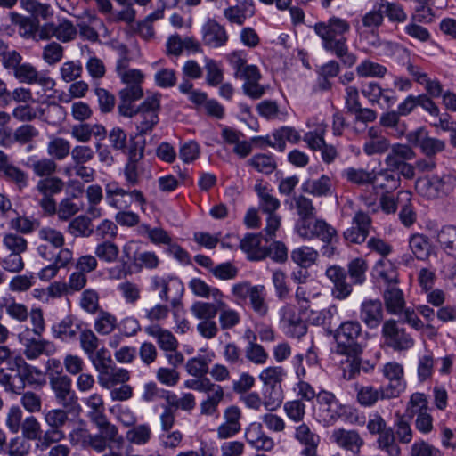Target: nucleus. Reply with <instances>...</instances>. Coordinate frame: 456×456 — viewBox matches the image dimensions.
Returning <instances> with one entry per match:
<instances>
[{"label":"nucleus","instance_id":"16","mask_svg":"<svg viewBox=\"0 0 456 456\" xmlns=\"http://www.w3.org/2000/svg\"><path fill=\"white\" fill-rule=\"evenodd\" d=\"M125 86L118 92V112L121 116L132 118L134 102L143 96L142 85L124 84Z\"/></svg>","mask_w":456,"mask_h":456},{"label":"nucleus","instance_id":"47","mask_svg":"<svg viewBox=\"0 0 456 456\" xmlns=\"http://www.w3.org/2000/svg\"><path fill=\"white\" fill-rule=\"evenodd\" d=\"M99 429V435L102 436L108 443L123 444V437L118 435V429L116 425L108 421L106 416L101 420L94 421Z\"/></svg>","mask_w":456,"mask_h":456},{"label":"nucleus","instance_id":"23","mask_svg":"<svg viewBox=\"0 0 456 456\" xmlns=\"http://www.w3.org/2000/svg\"><path fill=\"white\" fill-rule=\"evenodd\" d=\"M130 379V373L126 369L118 368L115 364L97 372L99 385L110 389L118 384H124Z\"/></svg>","mask_w":456,"mask_h":456},{"label":"nucleus","instance_id":"28","mask_svg":"<svg viewBox=\"0 0 456 456\" xmlns=\"http://www.w3.org/2000/svg\"><path fill=\"white\" fill-rule=\"evenodd\" d=\"M126 191L115 183H109L105 185V200L107 203L117 209H126L130 207V200H127Z\"/></svg>","mask_w":456,"mask_h":456},{"label":"nucleus","instance_id":"52","mask_svg":"<svg viewBox=\"0 0 456 456\" xmlns=\"http://www.w3.org/2000/svg\"><path fill=\"white\" fill-rule=\"evenodd\" d=\"M411 198V194L408 191H401L397 193V200L398 202H403L402 209L400 211L399 216L402 223L405 226L411 225L415 221L414 212L410 204Z\"/></svg>","mask_w":456,"mask_h":456},{"label":"nucleus","instance_id":"9","mask_svg":"<svg viewBox=\"0 0 456 456\" xmlns=\"http://www.w3.org/2000/svg\"><path fill=\"white\" fill-rule=\"evenodd\" d=\"M144 156V145L135 142L129 149L128 160L124 167L125 179L128 185L136 186L141 183L145 167L142 161Z\"/></svg>","mask_w":456,"mask_h":456},{"label":"nucleus","instance_id":"57","mask_svg":"<svg viewBox=\"0 0 456 456\" xmlns=\"http://www.w3.org/2000/svg\"><path fill=\"white\" fill-rule=\"evenodd\" d=\"M77 34V27L67 19H63L58 24H55L54 37L62 43L74 40Z\"/></svg>","mask_w":456,"mask_h":456},{"label":"nucleus","instance_id":"37","mask_svg":"<svg viewBox=\"0 0 456 456\" xmlns=\"http://www.w3.org/2000/svg\"><path fill=\"white\" fill-rule=\"evenodd\" d=\"M303 191L315 197H323L330 193L331 181L323 175L318 179H308L302 184Z\"/></svg>","mask_w":456,"mask_h":456},{"label":"nucleus","instance_id":"17","mask_svg":"<svg viewBox=\"0 0 456 456\" xmlns=\"http://www.w3.org/2000/svg\"><path fill=\"white\" fill-rule=\"evenodd\" d=\"M201 34L204 45L211 48L221 47L228 41L225 28L214 19H208L204 23Z\"/></svg>","mask_w":456,"mask_h":456},{"label":"nucleus","instance_id":"48","mask_svg":"<svg viewBox=\"0 0 456 456\" xmlns=\"http://www.w3.org/2000/svg\"><path fill=\"white\" fill-rule=\"evenodd\" d=\"M343 176L357 185L372 184L375 182V174L362 168L348 167L343 171Z\"/></svg>","mask_w":456,"mask_h":456},{"label":"nucleus","instance_id":"54","mask_svg":"<svg viewBox=\"0 0 456 456\" xmlns=\"http://www.w3.org/2000/svg\"><path fill=\"white\" fill-rule=\"evenodd\" d=\"M379 8L380 11L387 16L390 21L404 22L407 20V14L403 6L398 3L381 0Z\"/></svg>","mask_w":456,"mask_h":456},{"label":"nucleus","instance_id":"13","mask_svg":"<svg viewBox=\"0 0 456 456\" xmlns=\"http://www.w3.org/2000/svg\"><path fill=\"white\" fill-rule=\"evenodd\" d=\"M20 83L38 84L45 90H52L55 81L45 74H42L30 63H21L12 73Z\"/></svg>","mask_w":456,"mask_h":456},{"label":"nucleus","instance_id":"20","mask_svg":"<svg viewBox=\"0 0 456 456\" xmlns=\"http://www.w3.org/2000/svg\"><path fill=\"white\" fill-rule=\"evenodd\" d=\"M360 319L370 329L377 328L383 320V306L379 299H367L361 304Z\"/></svg>","mask_w":456,"mask_h":456},{"label":"nucleus","instance_id":"36","mask_svg":"<svg viewBox=\"0 0 456 456\" xmlns=\"http://www.w3.org/2000/svg\"><path fill=\"white\" fill-rule=\"evenodd\" d=\"M290 257L295 264L306 269L316 263L319 253L312 247L302 246L293 249Z\"/></svg>","mask_w":456,"mask_h":456},{"label":"nucleus","instance_id":"15","mask_svg":"<svg viewBox=\"0 0 456 456\" xmlns=\"http://www.w3.org/2000/svg\"><path fill=\"white\" fill-rule=\"evenodd\" d=\"M331 440L338 447L359 454L364 445V439L355 429L337 428L331 434Z\"/></svg>","mask_w":456,"mask_h":456},{"label":"nucleus","instance_id":"33","mask_svg":"<svg viewBox=\"0 0 456 456\" xmlns=\"http://www.w3.org/2000/svg\"><path fill=\"white\" fill-rule=\"evenodd\" d=\"M338 310L336 305H330L327 308L321 311L311 310L308 314L309 322L316 326L332 327V324L337 322Z\"/></svg>","mask_w":456,"mask_h":456},{"label":"nucleus","instance_id":"46","mask_svg":"<svg viewBox=\"0 0 456 456\" xmlns=\"http://www.w3.org/2000/svg\"><path fill=\"white\" fill-rule=\"evenodd\" d=\"M68 232L75 237L90 236L93 232L91 219L85 215L73 218L68 225Z\"/></svg>","mask_w":456,"mask_h":456},{"label":"nucleus","instance_id":"35","mask_svg":"<svg viewBox=\"0 0 456 456\" xmlns=\"http://www.w3.org/2000/svg\"><path fill=\"white\" fill-rule=\"evenodd\" d=\"M79 35L89 41L96 42L99 38L98 30L105 28L104 23L96 15H89L88 22L82 20L77 23Z\"/></svg>","mask_w":456,"mask_h":456},{"label":"nucleus","instance_id":"2","mask_svg":"<svg viewBox=\"0 0 456 456\" xmlns=\"http://www.w3.org/2000/svg\"><path fill=\"white\" fill-rule=\"evenodd\" d=\"M37 237L41 241L37 248L38 256L45 260H52L54 257L59 262L71 263L73 253L70 249L63 248L65 237L63 233L51 226H44L38 230Z\"/></svg>","mask_w":456,"mask_h":456},{"label":"nucleus","instance_id":"30","mask_svg":"<svg viewBox=\"0 0 456 456\" xmlns=\"http://www.w3.org/2000/svg\"><path fill=\"white\" fill-rule=\"evenodd\" d=\"M273 142L269 138L265 139V142L268 145L278 149L280 151H283L286 147V141L291 143H297L300 141L299 133L289 126H283L273 134Z\"/></svg>","mask_w":456,"mask_h":456},{"label":"nucleus","instance_id":"39","mask_svg":"<svg viewBox=\"0 0 456 456\" xmlns=\"http://www.w3.org/2000/svg\"><path fill=\"white\" fill-rule=\"evenodd\" d=\"M11 20L13 23L18 24L20 28V34L26 38H32L38 41L37 37V20L23 17L19 13L11 12Z\"/></svg>","mask_w":456,"mask_h":456},{"label":"nucleus","instance_id":"14","mask_svg":"<svg viewBox=\"0 0 456 456\" xmlns=\"http://www.w3.org/2000/svg\"><path fill=\"white\" fill-rule=\"evenodd\" d=\"M50 386L56 401L63 408H73L77 398L71 391V379L66 375H56L50 378Z\"/></svg>","mask_w":456,"mask_h":456},{"label":"nucleus","instance_id":"45","mask_svg":"<svg viewBox=\"0 0 456 456\" xmlns=\"http://www.w3.org/2000/svg\"><path fill=\"white\" fill-rule=\"evenodd\" d=\"M285 376L286 372L281 366H269L260 371L258 378L265 386L272 387L281 384Z\"/></svg>","mask_w":456,"mask_h":456},{"label":"nucleus","instance_id":"12","mask_svg":"<svg viewBox=\"0 0 456 456\" xmlns=\"http://www.w3.org/2000/svg\"><path fill=\"white\" fill-rule=\"evenodd\" d=\"M370 227V216L363 211H358L352 220V226L344 232V238L351 243H362L367 239Z\"/></svg>","mask_w":456,"mask_h":456},{"label":"nucleus","instance_id":"58","mask_svg":"<svg viewBox=\"0 0 456 456\" xmlns=\"http://www.w3.org/2000/svg\"><path fill=\"white\" fill-rule=\"evenodd\" d=\"M117 326V319L111 314L100 311L94 321V330L101 335L110 334Z\"/></svg>","mask_w":456,"mask_h":456},{"label":"nucleus","instance_id":"60","mask_svg":"<svg viewBox=\"0 0 456 456\" xmlns=\"http://www.w3.org/2000/svg\"><path fill=\"white\" fill-rule=\"evenodd\" d=\"M57 164L51 158H42L32 162L30 167L33 173L39 177L52 176L57 170Z\"/></svg>","mask_w":456,"mask_h":456},{"label":"nucleus","instance_id":"21","mask_svg":"<svg viewBox=\"0 0 456 456\" xmlns=\"http://www.w3.org/2000/svg\"><path fill=\"white\" fill-rule=\"evenodd\" d=\"M416 154L409 144L395 143L390 148V151L385 159V164L388 170L395 171L403 162L411 160Z\"/></svg>","mask_w":456,"mask_h":456},{"label":"nucleus","instance_id":"19","mask_svg":"<svg viewBox=\"0 0 456 456\" xmlns=\"http://www.w3.org/2000/svg\"><path fill=\"white\" fill-rule=\"evenodd\" d=\"M315 240L323 243L322 248V256L331 257L335 254L336 248L334 244L338 240V232L331 224L321 218L315 233Z\"/></svg>","mask_w":456,"mask_h":456},{"label":"nucleus","instance_id":"59","mask_svg":"<svg viewBox=\"0 0 456 456\" xmlns=\"http://www.w3.org/2000/svg\"><path fill=\"white\" fill-rule=\"evenodd\" d=\"M378 447L388 456H400L401 449L395 442V436L391 429L381 434L378 438Z\"/></svg>","mask_w":456,"mask_h":456},{"label":"nucleus","instance_id":"53","mask_svg":"<svg viewBox=\"0 0 456 456\" xmlns=\"http://www.w3.org/2000/svg\"><path fill=\"white\" fill-rule=\"evenodd\" d=\"M85 403L90 409L88 417L92 422L101 420L102 418L105 417L104 402L100 394H92L86 399Z\"/></svg>","mask_w":456,"mask_h":456},{"label":"nucleus","instance_id":"8","mask_svg":"<svg viewBox=\"0 0 456 456\" xmlns=\"http://www.w3.org/2000/svg\"><path fill=\"white\" fill-rule=\"evenodd\" d=\"M18 339L28 360H36L42 354L51 355L56 351L53 342L32 337L28 328L18 334Z\"/></svg>","mask_w":456,"mask_h":456},{"label":"nucleus","instance_id":"34","mask_svg":"<svg viewBox=\"0 0 456 456\" xmlns=\"http://www.w3.org/2000/svg\"><path fill=\"white\" fill-rule=\"evenodd\" d=\"M94 253L100 261L105 264H113L118 260L120 249L110 240H105L95 246Z\"/></svg>","mask_w":456,"mask_h":456},{"label":"nucleus","instance_id":"43","mask_svg":"<svg viewBox=\"0 0 456 456\" xmlns=\"http://www.w3.org/2000/svg\"><path fill=\"white\" fill-rule=\"evenodd\" d=\"M2 176L6 181L14 183L19 191H22L28 184V174L11 163L2 172Z\"/></svg>","mask_w":456,"mask_h":456},{"label":"nucleus","instance_id":"64","mask_svg":"<svg viewBox=\"0 0 456 456\" xmlns=\"http://www.w3.org/2000/svg\"><path fill=\"white\" fill-rule=\"evenodd\" d=\"M3 245L10 253H23L28 248V241L17 233H6L3 237Z\"/></svg>","mask_w":456,"mask_h":456},{"label":"nucleus","instance_id":"38","mask_svg":"<svg viewBox=\"0 0 456 456\" xmlns=\"http://www.w3.org/2000/svg\"><path fill=\"white\" fill-rule=\"evenodd\" d=\"M20 3L21 7L33 16L32 20L41 18L46 20L53 15V11L49 4L37 0H20Z\"/></svg>","mask_w":456,"mask_h":456},{"label":"nucleus","instance_id":"63","mask_svg":"<svg viewBox=\"0 0 456 456\" xmlns=\"http://www.w3.org/2000/svg\"><path fill=\"white\" fill-rule=\"evenodd\" d=\"M409 246L413 255L420 260L426 259L430 251V245L426 237L415 234L411 237Z\"/></svg>","mask_w":456,"mask_h":456},{"label":"nucleus","instance_id":"7","mask_svg":"<svg viewBox=\"0 0 456 456\" xmlns=\"http://www.w3.org/2000/svg\"><path fill=\"white\" fill-rule=\"evenodd\" d=\"M71 409L54 408L45 411L43 420L49 429L44 432L43 443L52 445L65 438L62 428L69 421V412Z\"/></svg>","mask_w":456,"mask_h":456},{"label":"nucleus","instance_id":"25","mask_svg":"<svg viewBox=\"0 0 456 456\" xmlns=\"http://www.w3.org/2000/svg\"><path fill=\"white\" fill-rule=\"evenodd\" d=\"M317 401L320 405L324 407V411L329 417V422L333 423L337 421L346 412L345 406L342 405L336 398L335 395L330 392H320L317 395Z\"/></svg>","mask_w":456,"mask_h":456},{"label":"nucleus","instance_id":"51","mask_svg":"<svg viewBox=\"0 0 456 456\" xmlns=\"http://www.w3.org/2000/svg\"><path fill=\"white\" fill-rule=\"evenodd\" d=\"M70 152V143L61 137H55L47 144V154L54 160L64 159Z\"/></svg>","mask_w":456,"mask_h":456},{"label":"nucleus","instance_id":"26","mask_svg":"<svg viewBox=\"0 0 456 456\" xmlns=\"http://www.w3.org/2000/svg\"><path fill=\"white\" fill-rule=\"evenodd\" d=\"M53 338L61 341L72 340L77 338L80 325L75 317L67 315L51 328Z\"/></svg>","mask_w":456,"mask_h":456},{"label":"nucleus","instance_id":"27","mask_svg":"<svg viewBox=\"0 0 456 456\" xmlns=\"http://www.w3.org/2000/svg\"><path fill=\"white\" fill-rule=\"evenodd\" d=\"M145 332L154 338L159 348L163 351L175 350L178 347V341L173 333L159 326V324H152L144 329Z\"/></svg>","mask_w":456,"mask_h":456},{"label":"nucleus","instance_id":"61","mask_svg":"<svg viewBox=\"0 0 456 456\" xmlns=\"http://www.w3.org/2000/svg\"><path fill=\"white\" fill-rule=\"evenodd\" d=\"M206 82L210 86H216L223 82L224 72L219 64L212 59H205Z\"/></svg>","mask_w":456,"mask_h":456},{"label":"nucleus","instance_id":"22","mask_svg":"<svg viewBox=\"0 0 456 456\" xmlns=\"http://www.w3.org/2000/svg\"><path fill=\"white\" fill-rule=\"evenodd\" d=\"M262 235L248 233L240 242V249L250 261H261L268 256L267 247L261 246Z\"/></svg>","mask_w":456,"mask_h":456},{"label":"nucleus","instance_id":"55","mask_svg":"<svg viewBox=\"0 0 456 456\" xmlns=\"http://www.w3.org/2000/svg\"><path fill=\"white\" fill-rule=\"evenodd\" d=\"M346 356V359L342 362L343 377L351 380L359 376L361 372V360L359 355L361 354H342Z\"/></svg>","mask_w":456,"mask_h":456},{"label":"nucleus","instance_id":"31","mask_svg":"<svg viewBox=\"0 0 456 456\" xmlns=\"http://www.w3.org/2000/svg\"><path fill=\"white\" fill-rule=\"evenodd\" d=\"M383 299L387 312L394 314L401 313L405 305L403 291L395 285H387Z\"/></svg>","mask_w":456,"mask_h":456},{"label":"nucleus","instance_id":"56","mask_svg":"<svg viewBox=\"0 0 456 456\" xmlns=\"http://www.w3.org/2000/svg\"><path fill=\"white\" fill-rule=\"evenodd\" d=\"M320 218L298 219L296 224V232L300 238L305 240H315V233Z\"/></svg>","mask_w":456,"mask_h":456},{"label":"nucleus","instance_id":"1","mask_svg":"<svg viewBox=\"0 0 456 456\" xmlns=\"http://www.w3.org/2000/svg\"><path fill=\"white\" fill-rule=\"evenodd\" d=\"M350 28L346 20L338 16H331L314 26L315 34L322 41V47L336 55L347 67H352L356 62V56L349 51L345 37Z\"/></svg>","mask_w":456,"mask_h":456},{"label":"nucleus","instance_id":"10","mask_svg":"<svg viewBox=\"0 0 456 456\" xmlns=\"http://www.w3.org/2000/svg\"><path fill=\"white\" fill-rule=\"evenodd\" d=\"M382 335L387 346L395 351L408 350L414 345V340L403 329L398 327L394 320L384 322Z\"/></svg>","mask_w":456,"mask_h":456},{"label":"nucleus","instance_id":"3","mask_svg":"<svg viewBox=\"0 0 456 456\" xmlns=\"http://www.w3.org/2000/svg\"><path fill=\"white\" fill-rule=\"evenodd\" d=\"M133 260L134 265L140 269L156 268L159 265V258L153 252H139L135 241L130 240L122 247V258L120 264L109 270V275L112 279L120 280L132 273L131 266L128 263Z\"/></svg>","mask_w":456,"mask_h":456},{"label":"nucleus","instance_id":"50","mask_svg":"<svg viewBox=\"0 0 456 456\" xmlns=\"http://www.w3.org/2000/svg\"><path fill=\"white\" fill-rule=\"evenodd\" d=\"M224 307H219L218 304L208 303L198 301L195 302L191 307V314L199 320H212L216 317L218 309H224Z\"/></svg>","mask_w":456,"mask_h":456},{"label":"nucleus","instance_id":"42","mask_svg":"<svg viewBox=\"0 0 456 456\" xmlns=\"http://www.w3.org/2000/svg\"><path fill=\"white\" fill-rule=\"evenodd\" d=\"M249 304L252 310L260 317L268 314L269 305L265 298V287L262 285L255 286L252 294L249 297Z\"/></svg>","mask_w":456,"mask_h":456},{"label":"nucleus","instance_id":"24","mask_svg":"<svg viewBox=\"0 0 456 456\" xmlns=\"http://www.w3.org/2000/svg\"><path fill=\"white\" fill-rule=\"evenodd\" d=\"M22 436L28 440H37V448L40 451H45L51 447V444L43 443L44 433L41 428V424L37 419L30 415L23 419L21 428Z\"/></svg>","mask_w":456,"mask_h":456},{"label":"nucleus","instance_id":"4","mask_svg":"<svg viewBox=\"0 0 456 456\" xmlns=\"http://www.w3.org/2000/svg\"><path fill=\"white\" fill-rule=\"evenodd\" d=\"M456 178L451 175H432L419 178L416 190L419 195L428 200H436L452 191Z\"/></svg>","mask_w":456,"mask_h":456},{"label":"nucleus","instance_id":"32","mask_svg":"<svg viewBox=\"0 0 456 456\" xmlns=\"http://www.w3.org/2000/svg\"><path fill=\"white\" fill-rule=\"evenodd\" d=\"M189 287L197 297L208 298L212 296L219 307L226 306L225 303L223 301V293L216 288H210L204 281L194 278L190 281Z\"/></svg>","mask_w":456,"mask_h":456},{"label":"nucleus","instance_id":"44","mask_svg":"<svg viewBox=\"0 0 456 456\" xmlns=\"http://www.w3.org/2000/svg\"><path fill=\"white\" fill-rule=\"evenodd\" d=\"M8 369L10 370H16L18 381H23L25 385L27 381L30 382L33 372H38L35 367L28 364L20 355H17L12 359V363H10Z\"/></svg>","mask_w":456,"mask_h":456},{"label":"nucleus","instance_id":"40","mask_svg":"<svg viewBox=\"0 0 456 456\" xmlns=\"http://www.w3.org/2000/svg\"><path fill=\"white\" fill-rule=\"evenodd\" d=\"M438 243L448 255L456 256V227L445 225L438 232L436 236Z\"/></svg>","mask_w":456,"mask_h":456},{"label":"nucleus","instance_id":"5","mask_svg":"<svg viewBox=\"0 0 456 456\" xmlns=\"http://www.w3.org/2000/svg\"><path fill=\"white\" fill-rule=\"evenodd\" d=\"M362 335L361 324L356 321H346L335 330L334 338L338 354H361L362 346L358 342Z\"/></svg>","mask_w":456,"mask_h":456},{"label":"nucleus","instance_id":"6","mask_svg":"<svg viewBox=\"0 0 456 456\" xmlns=\"http://www.w3.org/2000/svg\"><path fill=\"white\" fill-rule=\"evenodd\" d=\"M159 96L157 94L146 97L139 106L134 105L133 117L137 115L135 126L138 135L146 134L153 129L159 122Z\"/></svg>","mask_w":456,"mask_h":456},{"label":"nucleus","instance_id":"62","mask_svg":"<svg viewBox=\"0 0 456 456\" xmlns=\"http://www.w3.org/2000/svg\"><path fill=\"white\" fill-rule=\"evenodd\" d=\"M80 347L84 353L90 356L94 354L99 347L100 340L94 332L90 329H85L79 335Z\"/></svg>","mask_w":456,"mask_h":456},{"label":"nucleus","instance_id":"41","mask_svg":"<svg viewBox=\"0 0 456 456\" xmlns=\"http://www.w3.org/2000/svg\"><path fill=\"white\" fill-rule=\"evenodd\" d=\"M151 429L148 424L135 425L126 433V440L135 445H144L151 439Z\"/></svg>","mask_w":456,"mask_h":456},{"label":"nucleus","instance_id":"18","mask_svg":"<svg viewBox=\"0 0 456 456\" xmlns=\"http://www.w3.org/2000/svg\"><path fill=\"white\" fill-rule=\"evenodd\" d=\"M294 438L304 446L301 452L303 456H316L320 436L306 423L302 422L295 427Z\"/></svg>","mask_w":456,"mask_h":456},{"label":"nucleus","instance_id":"11","mask_svg":"<svg viewBox=\"0 0 456 456\" xmlns=\"http://www.w3.org/2000/svg\"><path fill=\"white\" fill-rule=\"evenodd\" d=\"M281 322L288 336L300 338L306 334L307 325L294 305H284L281 309Z\"/></svg>","mask_w":456,"mask_h":456},{"label":"nucleus","instance_id":"49","mask_svg":"<svg viewBox=\"0 0 456 456\" xmlns=\"http://www.w3.org/2000/svg\"><path fill=\"white\" fill-rule=\"evenodd\" d=\"M64 188V182L57 176L40 179L37 183V191L42 196H53L60 193Z\"/></svg>","mask_w":456,"mask_h":456},{"label":"nucleus","instance_id":"29","mask_svg":"<svg viewBox=\"0 0 456 456\" xmlns=\"http://www.w3.org/2000/svg\"><path fill=\"white\" fill-rule=\"evenodd\" d=\"M307 126L309 128L314 127V129L304 134V142L314 151L321 150L326 143L324 141V135L327 126L323 122H315L310 119L307 122Z\"/></svg>","mask_w":456,"mask_h":456}]
</instances>
